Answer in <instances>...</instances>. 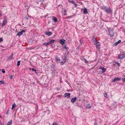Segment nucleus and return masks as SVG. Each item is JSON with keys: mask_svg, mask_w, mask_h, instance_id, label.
Listing matches in <instances>:
<instances>
[{"mask_svg": "<svg viewBox=\"0 0 125 125\" xmlns=\"http://www.w3.org/2000/svg\"><path fill=\"white\" fill-rule=\"evenodd\" d=\"M101 8L107 14H110L112 12V10L110 7H107L105 6H103L101 7Z\"/></svg>", "mask_w": 125, "mask_h": 125, "instance_id": "obj_1", "label": "nucleus"}, {"mask_svg": "<svg viewBox=\"0 0 125 125\" xmlns=\"http://www.w3.org/2000/svg\"><path fill=\"white\" fill-rule=\"evenodd\" d=\"M121 53L118 54V58L119 59H123L125 57V54H121Z\"/></svg>", "mask_w": 125, "mask_h": 125, "instance_id": "obj_2", "label": "nucleus"}, {"mask_svg": "<svg viewBox=\"0 0 125 125\" xmlns=\"http://www.w3.org/2000/svg\"><path fill=\"white\" fill-rule=\"evenodd\" d=\"M92 41L93 42V43H95L96 44L97 42V40L96 39V37L95 35H94L92 38Z\"/></svg>", "mask_w": 125, "mask_h": 125, "instance_id": "obj_3", "label": "nucleus"}, {"mask_svg": "<svg viewBox=\"0 0 125 125\" xmlns=\"http://www.w3.org/2000/svg\"><path fill=\"white\" fill-rule=\"evenodd\" d=\"M26 31L23 30H22L20 32H19L17 34V35L19 37H20L21 35H22L23 33V32H25Z\"/></svg>", "mask_w": 125, "mask_h": 125, "instance_id": "obj_4", "label": "nucleus"}, {"mask_svg": "<svg viewBox=\"0 0 125 125\" xmlns=\"http://www.w3.org/2000/svg\"><path fill=\"white\" fill-rule=\"evenodd\" d=\"M97 43H96V44L95 43H94V44L96 45V47L97 48L99 49L101 45L100 44V42H99L97 41Z\"/></svg>", "mask_w": 125, "mask_h": 125, "instance_id": "obj_5", "label": "nucleus"}, {"mask_svg": "<svg viewBox=\"0 0 125 125\" xmlns=\"http://www.w3.org/2000/svg\"><path fill=\"white\" fill-rule=\"evenodd\" d=\"M66 60H67V58L63 57V56H62V62L61 64H63L64 63L66 62Z\"/></svg>", "mask_w": 125, "mask_h": 125, "instance_id": "obj_6", "label": "nucleus"}, {"mask_svg": "<svg viewBox=\"0 0 125 125\" xmlns=\"http://www.w3.org/2000/svg\"><path fill=\"white\" fill-rule=\"evenodd\" d=\"M121 80V79L119 77H116L115 78L113 79L112 80V82H115L116 81H119Z\"/></svg>", "mask_w": 125, "mask_h": 125, "instance_id": "obj_7", "label": "nucleus"}, {"mask_svg": "<svg viewBox=\"0 0 125 125\" xmlns=\"http://www.w3.org/2000/svg\"><path fill=\"white\" fill-rule=\"evenodd\" d=\"M7 18H6L4 20L3 22L2 23V24L1 26V27H3L4 25H5L7 23Z\"/></svg>", "mask_w": 125, "mask_h": 125, "instance_id": "obj_8", "label": "nucleus"}, {"mask_svg": "<svg viewBox=\"0 0 125 125\" xmlns=\"http://www.w3.org/2000/svg\"><path fill=\"white\" fill-rule=\"evenodd\" d=\"M70 93H65L64 94V95L65 97L69 98L70 97Z\"/></svg>", "mask_w": 125, "mask_h": 125, "instance_id": "obj_9", "label": "nucleus"}, {"mask_svg": "<svg viewBox=\"0 0 125 125\" xmlns=\"http://www.w3.org/2000/svg\"><path fill=\"white\" fill-rule=\"evenodd\" d=\"M108 31L109 32V35H110V36L111 37L112 36L113 37L114 36V34H113L112 35L110 34V32L111 31L113 32V31H112V30L111 29V28H109V29H108Z\"/></svg>", "mask_w": 125, "mask_h": 125, "instance_id": "obj_10", "label": "nucleus"}, {"mask_svg": "<svg viewBox=\"0 0 125 125\" xmlns=\"http://www.w3.org/2000/svg\"><path fill=\"white\" fill-rule=\"evenodd\" d=\"M45 34L48 36H50L52 34V33L51 31L45 32Z\"/></svg>", "mask_w": 125, "mask_h": 125, "instance_id": "obj_11", "label": "nucleus"}, {"mask_svg": "<svg viewBox=\"0 0 125 125\" xmlns=\"http://www.w3.org/2000/svg\"><path fill=\"white\" fill-rule=\"evenodd\" d=\"M77 98L76 97H74L72 99L71 102L72 103H74L76 100Z\"/></svg>", "mask_w": 125, "mask_h": 125, "instance_id": "obj_12", "label": "nucleus"}, {"mask_svg": "<svg viewBox=\"0 0 125 125\" xmlns=\"http://www.w3.org/2000/svg\"><path fill=\"white\" fill-rule=\"evenodd\" d=\"M99 69H102V71L103 72H105L106 69L104 67H100L99 68Z\"/></svg>", "mask_w": 125, "mask_h": 125, "instance_id": "obj_13", "label": "nucleus"}, {"mask_svg": "<svg viewBox=\"0 0 125 125\" xmlns=\"http://www.w3.org/2000/svg\"><path fill=\"white\" fill-rule=\"evenodd\" d=\"M121 42V40H119L117 42H116L115 43H114L113 44V46H116V45H117L119 43H120Z\"/></svg>", "mask_w": 125, "mask_h": 125, "instance_id": "obj_14", "label": "nucleus"}, {"mask_svg": "<svg viewBox=\"0 0 125 125\" xmlns=\"http://www.w3.org/2000/svg\"><path fill=\"white\" fill-rule=\"evenodd\" d=\"M65 40L63 39H62L59 41V42L61 44H63L65 43Z\"/></svg>", "mask_w": 125, "mask_h": 125, "instance_id": "obj_15", "label": "nucleus"}, {"mask_svg": "<svg viewBox=\"0 0 125 125\" xmlns=\"http://www.w3.org/2000/svg\"><path fill=\"white\" fill-rule=\"evenodd\" d=\"M13 54L12 53L11 55L8 58V59L9 60H12L13 59Z\"/></svg>", "mask_w": 125, "mask_h": 125, "instance_id": "obj_16", "label": "nucleus"}, {"mask_svg": "<svg viewBox=\"0 0 125 125\" xmlns=\"http://www.w3.org/2000/svg\"><path fill=\"white\" fill-rule=\"evenodd\" d=\"M52 18H53V19H52V20H53L54 22H58V20L57 18L54 16H53Z\"/></svg>", "mask_w": 125, "mask_h": 125, "instance_id": "obj_17", "label": "nucleus"}, {"mask_svg": "<svg viewBox=\"0 0 125 125\" xmlns=\"http://www.w3.org/2000/svg\"><path fill=\"white\" fill-rule=\"evenodd\" d=\"M43 45H44L45 46H47V45H50V43L49 42H45L43 43Z\"/></svg>", "mask_w": 125, "mask_h": 125, "instance_id": "obj_18", "label": "nucleus"}, {"mask_svg": "<svg viewBox=\"0 0 125 125\" xmlns=\"http://www.w3.org/2000/svg\"><path fill=\"white\" fill-rule=\"evenodd\" d=\"M91 107V106L89 104H86V107L88 108H90Z\"/></svg>", "mask_w": 125, "mask_h": 125, "instance_id": "obj_19", "label": "nucleus"}, {"mask_svg": "<svg viewBox=\"0 0 125 125\" xmlns=\"http://www.w3.org/2000/svg\"><path fill=\"white\" fill-rule=\"evenodd\" d=\"M83 13L84 14H87L88 13V12L87 11V10L85 8L83 10Z\"/></svg>", "mask_w": 125, "mask_h": 125, "instance_id": "obj_20", "label": "nucleus"}, {"mask_svg": "<svg viewBox=\"0 0 125 125\" xmlns=\"http://www.w3.org/2000/svg\"><path fill=\"white\" fill-rule=\"evenodd\" d=\"M55 40H52L49 42L50 43V44L53 43L54 42Z\"/></svg>", "mask_w": 125, "mask_h": 125, "instance_id": "obj_21", "label": "nucleus"}, {"mask_svg": "<svg viewBox=\"0 0 125 125\" xmlns=\"http://www.w3.org/2000/svg\"><path fill=\"white\" fill-rule=\"evenodd\" d=\"M12 123V120H11L10 121H9L7 125H11Z\"/></svg>", "mask_w": 125, "mask_h": 125, "instance_id": "obj_22", "label": "nucleus"}, {"mask_svg": "<svg viewBox=\"0 0 125 125\" xmlns=\"http://www.w3.org/2000/svg\"><path fill=\"white\" fill-rule=\"evenodd\" d=\"M55 60L56 61H61L60 59L57 56H56L55 57Z\"/></svg>", "mask_w": 125, "mask_h": 125, "instance_id": "obj_23", "label": "nucleus"}, {"mask_svg": "<svg viewBox=\"0 0 125 125\" xmlns=\"http://www.w3.org/2000/svg\"><path fill=\"white\" fill-rule=\"evenodd\" d=\"M20 61H19L17 62V66H19L20 65Z\"/></svg>", "mask_w": 125, "mask_h": 125, "instance_id": "obj_24", "label": "nucleus"}, {"mask_svg": "<svg viewBox=\"0 0 125 125\" xmlns=\"http://www.w3.org/2000/svg\"><path fill=\"white\" fill-rule=\"evenodd\" d=\"M104 97H105L106 98L107 97V94L106 93H104Z\"/></svg>", "mask_w": 125, "mask_h": 125, "instance_id": "obj_25", "label": "nucleus"}, {"mask_svg": "<svg viewBox=\"0 0 125 125\" xmlns=\"http://www.w3.org/2000/svg\"><path fill=\"white\" fill-rule=\"evenodd\" d=\"M4 82L2 81H0V84H4Z\"/></svg>", "mask_w": 125, "mask_h": 125, "instance_id": "obj_26", "label": "nucleus"}, {"mask_svg": "<svg viewBox=\"0 0 125 125\" xmlns=\"http://www.w3.org/2000/svg\"><path fill=\"white\" fill-rule=\"evenodd\" d=\"M63 49H66L67 50L68 48L67 47H66V46H64L63 47Z\"/></svg>", "mask_w": 125, "mask_h": 125, "instance_id": "obj_27", "label": "nucleus"}, {"mask_svg": "<svg viewBox=\"0 0 125 125\" xmlns=\"http://www.w3.org/2000/svg\"><path fill=\"white\" fill-rule=\"evenodd\" d=\"M68 2H71L73 4L74 3V1L72 0V1H71V0H68Z\"/></svg>", "mask_w": 125, "mask_h": 125, "instance_id": "obj_28", "label": "nucleus"}, {"mask_svg": "<svg viewBox=\"0 0 125 125\" xmlns=\"http://www.w3.org/2000/svg\"><path fill=\"white\" fill-rule=\"evenodd\" d=\"M13 75H10L9 77V78H10V79H12L13 77Z\"/></svg>", "mask_w": 125, "mask_h": 125, "instance_id": "obj_29", "label": "nucleus"}, {"mask_svg": "<svg viewBox=\"0 0 125 125\" xmlns=\"http://www.w3.org/2000/svg\"><path fill=\"white\" fill-rule=\"evenodd\" d=\"M73 5H74V6L75 7H77V5L76 4L75 2H74V3H73Z\"/></svg>", "mask_w": 125, "mask_h": 125, "instance_id": "obj_30", "label": "nucleus"}, {"mask_svg": "<svg viewBox=\"0 0 125 125\" xmlns=\"http://www.w3.org/2000/svg\"><path fill=\"white\" fill-rule=\"evenodd\" d=\"M15 106H16V104H15L14 103L12 105V107H15Z\"/></svg>", "mask_w": 125, "mask_h": 125, "instance_id": "obj_31", "label": "nucleus"}, {"mask_svg": "<svg viewBox=\"0 0 125 125\" xmlns=\"http://www.w3.org/2000/svg\"><path fill=\"white\" fill-rule=\"evenodd\" d=\"M32 70L33 71H34L36 73V69H34L33 68H32Z\"/></svg>", "mask_w": 125, "mask_h": 125, "instance_id": "obj_32", "label": "nucleus"}, {"mask_svg": "<svg viewBox=\"0 0 125 125\" xmlns=\"http://www.w3.org/2000/svg\"><path fill=\"white\" fill-rule=\"evenodd\" d=\"M2 72L3 73H5V71L4 70V69H2Z\"/></svg>", "mask_w": 125, "mask_h": 125, "instance_id": "obj_33", "label": "nucleus"}, {"mask_svg": "<svg viewBox=\"0 0 125 125\" xmlns=\"http://www.w3.org/2000/svg\"><path fill=\"white\" fill-rule=\"evenodd\" d=\"M95 122H94V125H97V123H96V120L95 119Z\"/></svg>", "mask_w": 125, "mask_h": 125, "instance_id": "obj_34", "label": "nucleus"}, {"mask_svg": "<svg viewBox=\"0 0 125 125\" xmlns=\"http://www.w3.org/2000/svg\"><path fill=\"white\" fill-rule=\"evenodd\" d=\"M52 125H57V124L56 123H53Z\"/></svg>", "mask_w": 125, "mask_h": 125, "instance_id": "obj_35", "label": "nucleus"}, {"mask_svg": "<svg viewBox=\"0 0 125 125\" xmlns=\"http://www.w3.org/2000/svg\"><path fill=\"white\" fill-rule=\"evenodd\" d=\"M122 81L124 82H125V78H122Z\"/></svg>", "mask_w": 125, "mask_h": 125, "instance_id": "obj_36", "label": "nucleus"}, {"mask_svg": "<svg viewBox=\"0 0 125 125\" xmlns=\"http://www.w3.org/2000/svg\"><path fill=\"white\" fill-rule=\"evenodd\" d=\"M3 41V39L2 38H0V42H1Z\"/></svg>", "mask_w": 125, "mask_h": 125, "instance_id": "obj_37", "label": "nucleus"}, {"mask_svg": "<svg viewBox=\"0 0 125 125\" xmlns=\"http://www.w3.org/2000/svg\"><path fill=\"white\" fill-rule=\"evenodd\" d=\"M84 62L86 63H88V61L86 60H85Z\"/></svg>", "mask_w": 125, "mask_h": 125, "instance_id": "obj_38", "label": "nucleus"}, {"mask_svg": "<svg viewBox=\"0 0 125 125\" xmlns=\"http://www.w3.org/2000/svg\"><path fill=\"white\" fill-rule=\"evenodd\" d=\"M117 66H120V64L119 62L117 63Z\"/></svg>", "mask_w": 125, "mask_h": 125, "instance_id": "obj_39", "label": "nucleus"}, {"mask_svg": "<svg viewBox=\"0 0 125 125\" xmlns=\"http://www.w3.org/2000/svg\"><path fill=\"white\" fill-rule=\"evenodd\" d=\"M44 0H38V1L40 2V1H44Z\"/></svg>", "mask_w": 125, "mask_h": 125, "instance_id": "obj_40", "label": "nucleus"}, {"mask_svg": "<svg viewBox=\"0 0 125 125\" xmlns=\"http://www.w3.org/2000/svg\"><path fill=\"white\" fill-rule=\"evenodd\" d=\"M67 55H64V56H63V57H64V58H67Z\"/></svg>", "mask_w": 125, "mask_h": 125, "instance_id": "obj_41", "label": "nucleus"}, {"mask_svg": "<svg viewBox=\"0 0 125 125\" xmlns=\"http://www.w3.org/2000/svg\"><path fill=\"white\" fill-rule=\"evenodd\" d=\"M8 112H9V110H8L6 113V115H8Z\"/></svg>", "mask_w": 125, "mask_h": 125, "instance_id": "obj_42", "label": "nucleus"}, {"mask_svg": "<svg viewBox=\"0 0 125 125\" xmlns=\"http://www.w3.org/2000/svg\"><path fill=\"white\" fill-rule=\"evenodd\" d=\"M25 19H26V20H27L28 19V17H26Z\"/></svg>", "mask_w": 125, "mask_h": 125, "instance_id": "obj_43", "label": "nucleus"}, {"mask_svg": "<svg viewBox=\"0 0 125 125\" xmlns=\"http://www.w3.org/2000/svg\"><path fill=\"white\" fill-rule=\"evenodd\" d=\"M118 62H115V63L116 64L117 63H118Z\"/></svg>", "mask_w": 125, "mask_h": 125, "instance_id": "obj_44", "label": "nucleus"}, {"mask_svg": "<svg viewBox=\"0 0 125 125\" xmlns=\"http://www.w3.org/2000/svg\"><path fill=\"white\" fill-rule=\"evenodd\" d=\"M14 108V107H12V108H11V109L12 110Z\"/></svg>", "mask_w": 125, "mask_h": 125, "instance_id": "obj_45", "label": "nucleus"}, {"mask_svg": "<svg viewBox=\"0 0 125 125\" xmlns=\"http://www.w3.org/2000/svg\"><path fill=\"white\" fill-rule=\"evenodd\" d=\"M57 89V90H58V88H56Z\"/></svg>", "mask_w": 125, "mask_h": 125, "instance_id": "obj_46", "label": "nucleus"}, {"mask_svg": "<svg viewBox=\"0 0 125 125\" xmlns=\"http://www.w3.org/2000/svg\"><path fill=\"white\" fill-rule=\"evenodd\" d=\"M50 23V22H48V23Z\"/></svg>", "mask_w": 125, "mask_h": 125, "instance_id": "obj_47", "label": "nucleus"}]
</instances>
